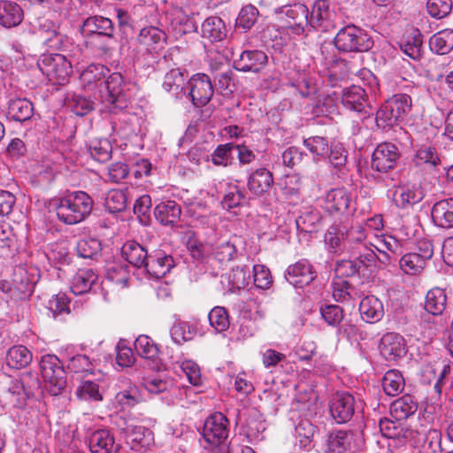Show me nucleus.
Returning a JSON list of instances; mask_svg holds the SVG:
<instances>
[{"mask_svg":"<svg viewBox=\"0 0 453 453\" xmlns=\"http://www.w3.org/2000/svg\"><path fill=\"white\" fill-rule=\"evenodd\" d=\"M54 206L59 221L66 225H75L90 215L94 200L84 191H74L56 199Z\"/></svg>","mask_w":453,"mask_h":453,"instance_id":"f257e3e1","label":"nucleus"},{"mask_svg":"<svg viewBox=\"0 0 453 453\" xmlns=\"http://www.w3.org/2000/svg\"><path fill=\"white\" fill-rule=\"evenodd\" d=\"M187 248L193 258L208 262L215 260L221 265L231 261L237 251L235 246L228 241H220L214 244L203 243L194 236L188 239Z\"/></svg>","mask_w":453,"mask_h":453,"instance_id":"f03ea898","label":"nucleus"},{"mask_svg":"<svg viewBox=\"0 0 453 453\" xmlns=\"http://www.w3.org/2000/svg\"><path fill=\"white\" fill-rule=\"evenodd\" d=\"M411 97L396 94L385 101L376 112L375 122L379 128L386 129L398 125L411 111Z\"/></svg>","mask_w":453,"mask_h":453,"instance_id":"7ed1b4c3","label":"nucleus"},{"mask_svg":"<svg viewBox=\"0 0 453 453\" xmlns=\"http://www.w3.org/2000/svg\"><path fill=\"white\" fill-rule=\"evenodd\" d=\"M335 48L343 53H362L369 51L374 44L370 35L353 24L342 27L334 38Z\"/></svg>","mask_w":453,"mask_h":453,"instance_id":"20e7f679","label":"nucleus"},{"mask_svg":"<svg viewBox=\"0 0 453 453\" xmlns=\"http://www.w3.org/2000/svg\"><path fill=\"white\" fill-rule=\"evenodd\" d=\"M41 388V381L36 373L26 372L20 378L12 380L4 393L7 403L15 408H23L27 400L35 395Z\"/></svg>","mask_w":453,"mask_h":453,"instance_id":"39448f33","label":"nucleus"},{"mask_svg":"<svg viewBox=\"0 0 453 453\" xmlns=\"http://www.w3.org/2000/svg\"><path fill=\"white\" fill-rule=\"evenodd\" d=\"M201 435L203 439V448H217L223 444L230 445L229 420L221 412L211 414L203 422Z\"/></svg>","mask_w":453,"mask_h":453,"instance_id":"423d86ee","label":"nucleus"},{"mask_svg":"<svg viewBox=\"0 0 453 453\" xmlns=\"http://www.w3.org/2000/svg\"><path fill=\"white\" fill-rule=\"evenodd\" d=\"M40 369L48 391L51 395H58L66 387V372L63 363L56 355H44L40 361Z\"/></svg>","mask_w":453,"mask_h":453,"instance_id":"0eeeda50","label":"nucleus"},{"mask_svg":"<svg viewBox=\"0 0 453 453\" xmlns=\"http://www.w3.org/2000/svg\"><path fill=\"white\" fill-rule=\"evenodd\" d=\"M281 13L282 29L287 35H307L312 29L311 27L310 11L303 4H295L286 6Z\"/></svg>","mask_w":453,"mask_h":453,"instance_id":"6e6552de","label":"nucleus"},{"mask_svg":"<svg viewBox=\"0 0 453 453\" xmlns=\"http://www.w3.org/2000/svg\"><path fill=\"white\" fill-rule=\"evenodd\" d=\"M37 66L49 80H55L58 84L67 81L73 72L72 60L64 54H43Z\"/></svg>","mask_w":453,"mask_h":453,"instance_id":"1a4fd4ad","label":"nucleus"},{"mask_svg":"<svg viewBox=\"0 0 453 453\" xmlns=\"http://www.w3.org/2000/svg\"><path fill=\"white\" fill-rule=\"evenodd\" d=\"M309 16L312 30L329 32L336 28L338 14L335 6L328 0H316Z\"/></svg>","mask_w":453,"mask_h":453,"instance_id":"9d476101","label":"nucleus"},{"mask_svg":"<svg viewBox=\"0 0 453 453\" xmlns=\"http://www.w3.org/2000/svg\"><path fill=\"white\" fill-rule=\"evenodd\" d=\"M360 404L349 392H336L329 402L330 414L337 424H345L359 411Z\"/></svg>","mask_w":453,"mask_h":453,"instance_id":"9b49d317","label":"nucleus"},{"mask_svg":"<svg viewBox=\"0 0 453 453\" xmlns=\"http://www.w3.org/2000/svg\"><path fill=\"white\" fill-rule=\"evenodd\" d=\"M342 104L349 111L357 113L364 122L372 115L366 91L360 86H351L342 91Z\"/></svg>","mask_w":453,"mask_h":453,"instance_id":"f8f14e48","label":"nucleus"},{"mask_svg":"<svg viewBox=\"0 0 453 453\" xmlns=\"http://www.w3.org/2000/svg\"><path fill=\"white\" fill-rule=\"evenodd\" d=\"M186 96L196 107L206 105L211 99L214 88L210 77L204 73L194 74L187 85Z\"/></svg>","mask_w":453,"mask_h":453,"instance_id":"ddd939ff","label":"nucleus"},{"mask_svg":"<svg viewBox=\"0 0 453 453\" xmlns=\"http://www.w3.org/2000/svg\"><path fill=\"white\" fill-rule=\"evenodd\" d=\"M401 157L398 147L392 142L378 144L372 154L371 167L379 173L393 170Z\"/></svg>","mask_w":453,"mask_h":453,"instance_id":"4468645a","label":"nucleus"},{"mask_svg":"<svg viewBox=\"0 0 453 453\" xmlns=\"http://www.w3.org/2000/svg\"><path fill=\"white\" fill-rule=\"evenodd\" d=\"M350 257L357 264L359 276L369 277L377 273L375 250L373 245L360 244L349 249Z\"/></svg>","mask_w":453,"mask_h":453,"instance_id":"2eb2a0df","label":"nucleus"},{"mask_svg":"<svg viewBox=\"0 0 453 453\" xmlns=\"http://www.w3.org/2000/svg\"><path fill=\"white\" fill-rule=\"evenodd\" d=\"M424 198V192L419 183H403L396 187L393 194L395 205L403 210H408L418 203Z\"/></svg>","mask_w":453,"mask_h":453,"instance_id":"dca6fc26","label":"nucleus"},{"mask_svg":"<svg viewBox=\"0 0 453 453\" xmlns=\"http://www.w3.org/2000/svg\"><path fill=\"white\" fill-rule=\"evenodd\" d=\"M285 278L291 285L303 288L317 278V272L307 259H301L287 268Z\"/></svg>","mask_w":453,"mask_h":453,"instance_id":"f3484780","label":"nucleus"},{"mask_svg":"<svg viewBox=\"0 0 453 453\" xmlns=\"http://www.w3.org/2000/svg\"><path fill=\"white\" fill-rule=\"evenodd\" d=\"M268 57L263 50H243L239 58L234 61V67L243 73H260L267 65Z\"/></svg>","mask_w":453,"mask_h":453,"instance_id":"a211bd4d","label":"nucleus"},{"mask_svg":"<svg viewBox=\"0 0 453 453\" xmlns=\"http://www.w3.org/2000/svg\"><path fill=\"white\" fill-rule=\"evenodd\" d=\"M380 352L388 361H396L407 353L404 338L396 333L384 334L379 345Z\"/></svg>","mask_w":453,"mask_h":453,"instance_id":"6ab92c4d","label":"nucleus"},{"mask_svg":"<svg viewBox=\"0 0 453 453\" xmlns=\"http://www.w3.org/2000/svg\"><path fill=\"white\" fill-rule=\"evenodd\" d=\"M87 441L91 453H117L120 448L109 429H97L91 432Z\"/></svg>","mask_w":453,"mask_h":453,"instance_id":"aec40b11","label":"nucleus"},{"mask_svg":"<svg viewBox=\"0 0 453 453\" xmlns=\"http://www.w3.org/2000/svg\"><path fill=\"white\" fill-rule=\"evenodd\" d=\"M175 265L173 257L162 250H155L147 257L144 269L153 278L160 279Z\"/></svg>","mask_w":453,"mask_h":453,"instance_id":"412c9836","label":"nucleus"},{"mask_svg":"<svg viewBox=\"0 0 453 453\" xmlns=\"http://www.w3.org/2000/svg\"><path fill=\"white\" fill-rule=\"evenodd\" d=\"M273 185V175L265 167L252 171L247 179V188L256 196L267 193Z\"/></svg>","mask_w":453,"mask_h":453,"instance_id":"4be33fe9","label":"nucleus"},{"mask_svg":"<svg viewBox=\"0 0 453 453\" xmlns=\"http://www.w3.org/2000/svg\"><path fill=\"white\" fill-rule=\"evenodd\" d=\"M188 73L180 68H171L165 75L163 88L178 98L187 93Z\"/></svg>","mask_w":453,"mask_h":453,"instance_id":"5701e85b","label":"nucleus"},{"mask_svg":"<svg viewBox=\"0 0 453 453\" xmlns=\"http://www.w3.org/2000/svg\"><path fill=\"white\" fill-rule=\"evenodd\" d=\"M81 33L85 35H109L115 33L113 22L106 17L94 15L83 20Z\"/></svg>","mask_w":453,"mask_h":453,"instance_id":"b1692460","label":"nucleus"},{"mask_svg":"<svg viewBox=\"0 0 453 453\" xmlns=\"http://www.w3.org/2000/svg\"><path fill=\"white\" fill-rule=\"evenodd\" d=\"M434 225L441 228L453 227V197L436 202L431 210Z\"/></svg>","mask_w":453,"mask_h":453,"instance_id":"393cba45","label":"nucleus"},{"mask_svg":"<svg viewBox=\"0 0 453 453\" xmlns=\"http://www.w3.org/2000/svg\"><path fill=\"white\" fill-rule=\"evenodd\" d=\"M138 42L147 51H159L166 44L165 33L157 27H143L138 35Z\"/></svg>","mask_w":453,"mask_h":453,"instance_id":"a878e982","label":"nucleus"},{"mask_svg":"<svg viewBox=\"0 0 453 453\" xmlns=\"http://www.w3.org/2000/svg\"><path fill=\"white\" fill-rule=\"evenodd\" d=\"M351 196L344 188L331 189L326 196L325 208L330 214H344L350 207Z\"/></svg>","mask_w":453,"mask_h":453,"instance_id":"bb28decb","label":"nucleus"},{"mask_svg":"<svg viewBox=\"0 0 453 453\" xmlns=\"http://www.w3.org/2000/svg\"><path fill=\"white\" fill-rule=\"evenodd\" d=\"M361 319L367 323H377L384 316L382 302L374 296L364 297L359 303Z\"/></svg>","mask_w":453,"mask_h":453,"instance_id":"cd10ccee","label":"nucleus"},{"mask_svg":"<svg viewBox=\"0 0 453 453\" xmlns=\"http://www.w3.org/2000/svg\"><path fill=\"white\" fill-rule=\"evenodd\" d=\"M156 219L164 226H174L181 215L180 205L175 201L168 200L158 203L154 209Z\"/></svg>","mask_w":453,"mask_h":453,"instance_id":"c85d7f7f","label":"nucleus"},{"mask_svg":"<svg viewBox=\"0 0 453 453\" xmlns=\"http://www.w3.org/2000/svg\"><path fill=\"white\" fill-rule=\"evenodd\" d=\"M34 115V105L27 98H15L9 101L6 116L17 122L29 120Z\"/></svg>","mask_w":453,"mask_h":453,"instance_id":"c756f323","label":"nucleus"},{"mask_svg":"<svg viewBox=\"0 0 453 453\" xmlns=\"http://www.w3.org/2000/svg\"><path fill=\"white\" fill-rule=\"evenodd\" d=\"M201 35L211 42L224 40L226 36L225 22L218 16L208 17L202 24Z\"/></svg>","mask_w":453,"mask_h":453,"instance_id":"7c9ffc66","label":"nucleus"},{"mask_svg":"<svg viewBox=\"0 0 453 453\" xmlns=\"http://www.w3.org/2000/svg\"><path fill=\"white\" fill-rule=\"evenodd\" d=\"M98 275L93 269H79L72 279L71 290L74 295L88 293L97 281Z\"/></svg>","mask_w":453,"mask_h":453,"instance_id":"2f4dec72","label":"nucleus"},{"mask_svg":"<svg viewBox=\"0 0 453 453\" xmlns=\"http://www.w3.org/2000/svg\"><path fill=\"white\" fill-rule=\"evenodd\" d=\"M22 19L23 11L18 4L7 0L0 2V24L3 27H16Z\"/></svg>","mask_w":453,"mask_h":453,"instance_id":"473e14b6","label":"nucleus"},{"mask_svg":"<svg viewBox=\"0 0 453 453\" xmlns=\"http://www.w3.org/2000/svg\"><path fill=\"white\" fill-rule=\"evenodd\" d=\"M447 299L444 289L434 288L426 293L424 309L433 316L442 315L447 307Z\"/></svg>","mask_w":453,"mask_h":453,"instance_id":"72a5a7b5","label":"nucleus"},{"mask_svg":"<svg viewBox=\"0 0 453 453\" xmlns=\"http://www.w3.org/2000/svg\"><path fill=\"white\" fill-rule=\"evenodd\" d=\"M418 410V403L411 395H404L390 405L391 415L398 421L405 420Z\"/></svg>","mask_w":453,"mask_h":453,"instance_id":"f704fd0d","label":"nucleus"},{"mask_svg":"<svg viewBox=\"0 0 453 453\" xmlns=\"http://www.w3.org/2000/svg\"><path fill=\"white\" fill-rule=\"evenodd\" d=\"M122 257L134 267H145L149 253L141 244L136 242H128L121 249Z\"/></svg>","mask_w":453,"mask_h":453,"instance_id":"c9c22d12","label":"nucleus"},{"mask_svg":"<svg viewBox=\"0 0 453 453\" xmlns=\"http://www.w3.org/2000/svg\"><path fill=\"white\" fill-rule=\"evenodd\" d=\"M127 441H130L142 448H147L153 443L154 436L150 429L143 426L127 425L122 429Z\"/></svg>","mask_w":453,"mask_h":453,"instance_id":"e433bc0d","label":"nucleus"},{"mask_svg":"<svg viewBox=\"0 0 453 453\" xmlns=\"http://www.w3.org/2000/svg\"><path fill=\"white\" fill-rule=\"evenodd\" d=\"M342 224H333L325 234V243L327 250L334 254H339L343 250H348V245L343 235Z\"/></svg>","mask_w":453,"mask_h":453,"instance_id":"4c0bfd02","label":"nucleus"},{"mask_svg":"<svg viewBox=\"0 0 453 453\" xmlns=\"http://www.w3.org/2000/svg\"><path fill=\"white\" fill-rule=\"evenodd\" d=\"M430 50L438 54L445 55L453 49V30L443 29L431 36L429 40Z\"/></svg>","mask_w":453,"mask_h":453,"instance_id":"58836bf2","label":"nucleus"},{"mask_svg":"<svg viewBox=\"0 0 453 453\" xmlns=\"http://www.w3.org/2000/svg\"><path fill=\"white\" fill-rule=\"evenodd\" d=\"M65 105L77 116H86L95 110L96 104L89 97L73 93L65 98Z\"/></svg>","mask_w":453,"mask_h":453,"instance_id":"ea45409f","label":"nucleus"},{"mask_svg":"<svg viewBox=\"0 0 453 453\" xmlns=\"http://www.w3.org/2000/svg\"><path fill=\"white\" fill-rule=\"evenodd\" d=\"M32 359L31 351L23 345L12 347L6 354V364L12 369L26 367L31 363Z\"/></svg>","mask_w":453,"mask_h":453,"instance_id":"a19ab883","label":"nucleus"},{"mask_svg":"<svg viewBox=\"0 0 453 453\" xmlns=\"http://www.w3.org/2000/svg\"><path fill=\"white\" fill-rule=\"evenodd\" d=\"M303 145L312 154L314 161L326 160L330 143L326 136H310L303 140Z\"/></svg>","mask_w":453,"mask_h":453,"instance_id":"79ce46f5","label":"nucleus"},{"mask_svg":"<svg viewBox=\"0 0 453 453\" xmlns=\"http://www.w3.org/2000/svg\"><path fill=\"white\" fill-rule=\"evenodd\" d=\"M76 252L80 257L97 260L102 256V244L98 239L84 238L77 242Z\"/></svg>","mask_w":453,"mask_h":453,"instance_id":"37998d69","label":"nucleus"},{"mask_svg":"<svg viewBox=\"0 0 453 453\" xmlns=\"http://www.w3.org/2000/svg\"><path fill=\"white\" fill-rule=\"evenodd\" d=\"M248 199L243 190H242L237 185H230L226 190L221 204L224 209L231 210L239 206H244L248 204Z\"/></svg>","mask_w":453,"mask_h":453,"instance_id":"c03bdc74","label":"nucleus"},{"mask_svg":"<svg viewBox=\"0 0 453 453\" xmlns=\"http://www.w3.org/2000/svg\"><path fill=\"white\" fill-rule=\"evenodd\" d=\"M426 265V262L416 253H406L399 258V267L409 275L420 273Z\"/></svg>","mask_w":453,"mask_h":453,"instance_id":"a18cd8bd","label":"nucleus"},{"mask_svg":"<svg viewBox=\"0 0 453 453\" xmlns=\"http://www.w3.org/2000/svg\"><path fill=\"white\" fill-rule=\"evenodd\" d=\"M86 44L96 49L100 54L109 55L114 49V34L109 35H85Z\"/></svg>","mask_w":453,"mask_h":453,"instance_id":"49530a36","label":"nucleus"},{"mask_svg":"<svg viewBox=\"0 0 453 453\" xmlns=\"http://www.w3.org/2000/svg\"><path fill=\"white\" fill-rule=\"evenodd\" d=\"M350 449V434L346 431H336L329 435L326 453H347Z\"/></svg>","mask_w":453,"mask_h":453,"instance_id":"de8ad7c7","label":"nucleus"},{"mask_svg":"<svg viewBox=\"0 0 453 453\" xmlns=\"http://www.w3.org/2000/svg\"><path fill=\"white\" fill-rule=\"evenodd\" d=\"M382 387L388 395H396L404 387L403 375L395 370L387 372L382 380Z\"/></svg>","mask_w":453,"mask_h":453,"instance_id":"09e8293b","label":"nucleus"},{"mask_svg":"<svg viewBox=\"0 0 453 453\" xmlns=\"http://www.w3.org/2000/svg\"><path fill=\"white\" fill-rule=\"evenodd\" d=\"M235 144L232 142L219 145L211 154V161L217 166H228L234 160Z\"/></svg>","mask_w":453,"mask_h":453,"instance_id":"8fccbe9b","label":"nucleus"},{"mask_svg":"<svg viewBox=\"0 0 453 453\" xmlns=\"http://www.w3.org/2000/svg\"><path fill=\"white\" fill-rule=\"evenodd\" d=\"M134 349L138 355L148 359L157 357L159 352L157 344L150 337L144 334H141L136 338Z\"/></svg>","mask_w":453,"mask_h":453,"instance_id":"3c124183","label":"nucleus"},{"mask_svg":"<svg viewBox=\"0 0 453 453\" xmlns=\"http://www.w3.org/2000/svg\"><path fill=\"white\" fill-rule=\"evenodd\" d=\"M127 202V195L123 190L112 189L106 196L104 206L110 213H117L126 209Z\"/></svg>","mask_w":453,"mask_h":453,"instance_id":"603ef678","label":"nucleus"},{"mask_svg":"<svg viewBox=\"0 0 453 453\" xmlns=\"http://www.w3.org/2000/svg\"><path fill=\"white\" fill-rule=\"evenodd\" d=\"M208 319L211 326L218 333L225 332L228 329L230 325L226 309L220 306L214 307L211 310L208 314Z\"/></svg>","mask_w":453,"mask_h":453,"instance_id":"864d4df0","label":"nucleus"},{"mask_svg":"<svg viewBox=\"0 0 453 453\" xmlns=\"http://www.w3.org/2000/svg\"><path fill=\"white\" fill-rule=\"evenodd\" d=\"M228 284L231 289H242L249 285L250 280V270L249 266H236L227 275Z\"/></svg>","mask_w":453,"mask_h":453,"instance_id":"5fc2aeb1","label":"nucleus"},{"mask_svg":"<svg viewBox=\"0 0 453 453\" xmlns=\"http://www.w3.org/2000/svg\"><path fill=\"white\" fill-rule=\"evenodd\" d=\"M296 436L300 439V443L303 447L309 446L314 437L319 434V430L311 420L307 418L301 419L296 426Z\"/></svg>","mask_w":453,"mask_h":453,"instance_id":"6e6d98bb","label":"nucleus"},{"mask_svg":"<svg viewBox=\"0 0 453 453\" xmlns=\"http://www.w3.org/2000/svg\"><path fill=\"white\" fill-rule=\"evenodd\" d=\"M320 219L321 217L318 211H305L296 219V228L303 233L317 232Z\"/></svg>","mask_w":453,"mask_h":453,"instance_id":"4d7b16f0","label":"nucleus"},{"mask_svg":"<svg viewBox=\"0 0 453 453\" xmlns=\"http://www.w3.org/2000/svg\"><path fill=\"white\" fill-rule=\"evenodd\" d=\"M379 426L382 435L387 438L400 439L406 437L405 434L408 433V430H405L401 426L400 421L392 420L388 418H380Z\"/></svg>","mask_w":453,"mask_h":453,"instance_id":"13d9d810","label":"nucleus"},{"mask_svg":"<svg viewBox=\"0 0 453 453\" xmlns=\"http://www.w3.org/2000/svg\"><path fill=\"white\" fill-rule=\"evenodd\" d=\"M151 206V197L149 195L141 196L134 204V213L143 226H148L150 223Z\"/></svg>","mask_w":453,"mask_h":453,"instance_id":"bf43d9fd","label":"nucleus"},{"mask_svg":"<svg viewBox=\"0 0 453 453\" xmlns=\"http://www.w3.org/2000/svg\"><path fill=\"white\" fill-rule=\"evenodd\" d=\"M173 341L177 344L191 341L195 334L196 330L187 322L175 323L170 330Z\"/></svg>","mask_w":453,"mask_h":453,"instance_id":"052dcab7","label":"nucleus"},{"mask_svg":"<svg viewBox=\"0 0 453 453\" xmlns=\"http://www.w3.org/2000/svg\"><path fill=\"white\" fill-rule=\"evenodd\" d=\"M323 319L331 326H339L344 318L343 309L336 304H326L320 307Z\"/></svg>","mask_w":453,"mask_h":453,"instance_id":"680f3d73","label":"nucleus"},{"mask_svg":"<svg viewBox=\"0 0 453 453\" xmlns=\"http://www.w3.org/2000/svg\"><path fill=\"white\" fill-rule=\"evenodd\" d=\"M124 88L125 84L123 77L119 73H113L110 74L106 80L102 81L99 84L101 96L103 95L120 93L121 90L125 89Z\"/></svg>","mask_w":453,"mask_h":453,"instance_id":"e2e57ef3","label":"nucleus"},{"mask_svg":"<svg viewBox=\"0 0 453 453\" xmlns=\"http://www.w3.org/2000/svg\"><path fill=\"white\" fill-rule=\"evenodd\" d=\"M258 17V10L251 4L242 7L236 19V26L242 27L244 31L250 30Z\"/></svg>","mask_w":453,"mask_h":453,"instance_id":"0e129e2a","label":"nucleus"},{"mask_svg":"<svg viewBox=\"0 0 453 453\" xmlns=\"http://www.w3.org/2000/svg\"><path fill=\"white\" fill-rule=\"evenodd\" d=\"M70 301L67 296L63 293L54 295L48 302V309L52 313L54 319L58 318L63 314H69Z\"/></svg>","mask_w":453,"mask_h":453,"instance_id":"69168bd1","label":"nucleus"},{"mask_svg":"<svg viewBox=\"0 0 453 453\" xmlns=\"http://www.w3.org/2000/svg\"><path fill=\"white\" fill-rule=\"evenodd\" d=\"M265 430V424L262 419L261 414L257 411L253 410L246 420V435L250 438H257Z\"/></svg>","mask_w":453,"mask_h":453,"instance_id":"338daca9","label":"nucleus"},{"mask_svg":"<svg viewBox=\"0 0 453 453\" xmlns=\"http://www.w3.org/2000/svg\"><path fill=\"white\" fill-rule=\"evenodd\" d=\"M441 434L436 429H431L426 434L419 453H442Z\"/></svg>","mask_w":453,"mask_h":453,"instance_id":"774afa93","label":"nucleus"}]
</instances>
